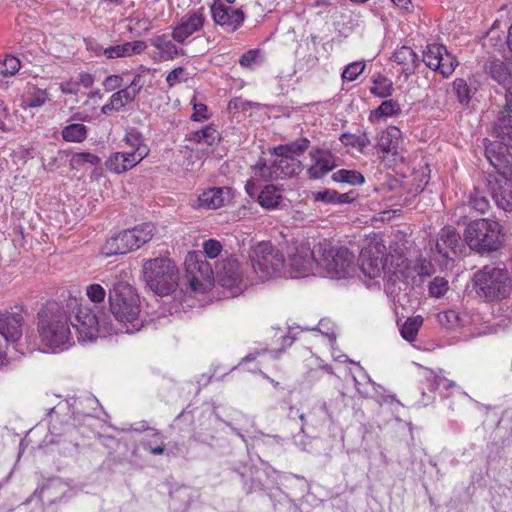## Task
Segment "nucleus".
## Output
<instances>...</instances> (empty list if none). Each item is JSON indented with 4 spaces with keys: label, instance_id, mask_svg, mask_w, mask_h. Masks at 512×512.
I'll return each mask as SVG.
<instances>
[{
    "label": "nucleus",
    "instance_id": "28",
    "mask_svg": "<svg viewBox=\"0 0 512 512\" xmlns=\"http://www.w3.org/2000/svg\"><path fill=\"white\" fill-rule=\"evenodd\" d=\"M309 144L310 141L307 138H299L291 143L275 147L274 154L283 155L285 153L288 156L298 159V157L304 154V152L309 148Z\"/></svg>",
    "mask_w": 512,
    "mask_h": 512
},
{
    "label": "nucleus",
    "instance_id": "25",
    "mask_svg": "<svg viewBox=\"0 0 512 512\" xmlns=\"http://www.w3.org/2000/svg\"><path fill=\"white\" fill-rule=\"evenodd\" d=\"M484 72L495 82L508 89L512 86V74L507 65L500 59L489 57L483 66Z\"/></svg>",
    "mask_w": 512,
    "mask_h": 512
},
{
    "label": "nucleus",
    "instance_id": "11",
    "mask_svg": "<svg viewBox=\"0 0 512 512\" xmlns=\"http://www.w3.org/2000/svg\"><path fill=\"white\" fill-rule=\"evenodd\" d=\"M274 162L267 166L265 163L258 162L255 170H259L260 176L265 178H286L299 174L303 170L302 162L288 156L287 154L275 155Z\"/></svg>",
    "mask_w": 512,
    "mask_h": 512
},
{
    "label": "nucleus",
    "instance_id": "50",
    "mask_svg": "<svg viewBox=\"0 0 512 512\" xmlns=\"http://www.w3.org/2000/svg\"><path fill=\"white\" fill-rule=\"evenodd\" d=\"M339 197V193L335 190L326 189L313 194L315 201H321L325 203H336V199Z\"/></svg>",
    "mask_w": 512,
    "mask_h": 512
},
{
    "label": "nucleus",
    "instance_id": "5",
    "mask_svg": "<svg viewBox=\"0 0 512 512\" xmlns=\"http://www.w3.org/2000/svg\"><path fill=\"white\" fill-rule=\"evenodd\" d=\"M143 273L147 285L157 295H169L178 287L179 271L168 257H157L145 261Z\"/></svg>",
    "mask_w": 512,
    "mask_h": 512
},
{
    "label": "nucleus",
    "instance_id": "35",
    "mask_svg": "<svg viewBox=\"0 0 512 512\" xmlns=\"http://www.w3.org/2000/svg\"><path fill=\"white\" fill-rule=\"evenodd\" d=\"M332 179L335 182L347 183L350 185H357V184L364 183V176L360 172L355 171V170H346V169L338 170L332 175Z\"/></svg>",
    "mask_w": 512,
    "mask_h": 512
},
{
    "label": "nucleus",
    "instance_id": "30",
    "mask_svg": "<svg viewBox=\"0 0 512 512\" xmlns=\"http://www.w3.org/2000/svg\"><path fill=\"white\" fill-rule=\"evenodd\" d=\"M282 200V195L274 185H267L258 195L259 204L267 209L275 208Z\"/></svg>",
    "mask_w": 512,
    "mask_h": 512
},
{
    "label": "nucleus",
    "instance_id": "15",
    "mask_svg": "<svg viewBox=\"0 0 512 512\" xmlns=\"http://www.w3.org/2000/svg\"><path fill=\"white\" fill-rule=\"evenodd\" d=\"M506 104L499 112L493 125L494 135L501 139L497 143L510 142L512 140V86H509L505 93Z\"/></svg>",
    "mask_w": 512,
    "mask_h": 512
},
{
    "label": "nucleus",
    "instance_id": "42",
    "mask_svg": "<svg viewBox=\"0 0 512 512\" xmlns=\"http://www.w3.org/2000/svg\"><path fill=\"white\" fill-rule=\"evenodd\" d=\"M449 289L448 280L443 277H435L429 285V293L433 297L443 296Z\"/></svg>",
    "mask_w": 512,
    "mask_h": 512
},
{
    "label": "nucleus",
    "instance_id": "8",
    "mask_svg": "<svg viewBox=\"0 0 512 512\" xmlns=\"http://www.w3.org/2000/svg\"><path fill=\"white\" fill-rule=\"evenodd\" d=\"M249 258L254 271L261 279H269L281 272L285 259L270 242H259L251 248Z\"/></svg>",
    "mask_w": 512,
    "mask_h": 512
},
{
    "label": "nucleus",
    "instance_id": "3",
    "mask_svg": "<svg viewBox=\"0 0 512 512\" xmlns=\"http://www.w3.org/2000/svg\"><path fill=\"white\" fill-rule=\"evenodd\" d=\"M110 311L125 326L126 333L139 331L143 321L139 318L140 299L133 287L124 282H117L109 289Z\"/></svg>",
    "mask_w": 512,
    "mask_h": 512
},
{
    "label": "nucleus",
    "instance_id": "31",
    "mask_svg": "<svg viewBox=\"0 0 512 512\" xmlns=\"http://www.w3.org/2000/svg\"><path fill=\"white\" fill-rule=\"evenodd\" d=\"M446 53V48L440 44H429L423 52L424 63L432 70H437L440 65L441 55Z\"/></svg>",
    "mask_w": 512,
    "mask_h": 512
},
{
    "label": "nucleus",
    "instance_id": "43",
    "mask_svg": "<svg viewBox=\"0 0 512 512\" xmlns=\"http://www.w3.org/2000/svg\"><path fill=\"white\" fill-rule=\"evenodd\" d=\"M124 141L132 148L131 152H137V150H141L142 148L146 152V156L149 153V149L146 145L142 143L141 134L137 131L128 132L125 136Z\"/></svg>",
    "mask_w": 512,
    "mask_h": 512
},
{
    "label": "nucleus",
    "instance_id": "4",
    "mask_svg": "<svg viewBox=\"0 0 512 512\" xmlns=\"http://www.w3.org/2000/svg\"><path fill=\"white\" fill-rule=\"evenodd\" d=\"M318 271L330 278L349 277L355 270L354 254L346 247H334L327 240L315 245Z\"/></svg>",
    "mask_w": 512,
    "mask_h": 512
},
{
    "label": "nucleus",
    "instance_id": "57",
    "mask_svg": "<svg viewBox=\"0 0 512 512\" xmlns=\"http://www.w3.org/2000/svg\"><path fill=\"white\" fill-rule=\"evenodd\" d=\"M60 90L64 94L76 95L79 91V83L72 79L62 82L59 86Z\"/></svg>",
    "mask_w": 512,
    "mask_h": 512
},
{
    "label": "nucleus",
    "instance_id": "21",
    "mask_svg": "<svg viewBox=\"0 0 512 512\" xmlns=\"http://www.w3.org/2000/svg\"><path fill=\"white\" fill-rule=\"evenodd\" d=\"M146 157V152L142 148L137 152H116L106 161L107 168L117 174L123 173L140 163Z\"/></svg>",
    "mask_w": 512,
    "mask_h": 512
},
{
    "label": "nucleus",
    "instance_id": "7",
    "mask_svg": "<svg viewBox=\"0 0 512 512\" xmlns=\"http://www.w3.org/2000/svg\"><path fill=\"white\" fill-rule=\"evenodd\" d=\"M155 233L152 223H143L132 229H126L109 238L101 248V254L107 257L127 254L149 242Z\"/></svg>",
    "mask_w": 512,
    "mask_h": 512
},
{
    "label": "nucleus",
    "instance_id": "54",
    "mask_svg": "<svg viewBox=\"0 0 512 512\" xmlns=\"http://www.w3.org/2000/svg\"><path fill=\"white\" fill-rule=\"evenodd\" d=\"M442 370H440V373L435 374L433 377L432 385L434 388H451L455 386V382L452 380L447 379L444 375H441Z\"/></svg>",
    "mask_w": 512,
    "mask_h": 512
},
{
    "label": "nucleus",
    "instance_id": "60",
    "mask_svg": "<svg viewBox=\"0 0 512 512\" xmlns=\"http://www.w3.org/2000/svg\"><path fill=\"white\" fill-rule=\"evenodd\" d=\"M371 92L379 97H387L391 94V85L378 86L374 82V86L371 88Z\"/></svg>",
    "mask_w": 512,
    "mask_h": 512
},
{
    "label": "nucleus",
    "instance_id": "37",
    "mask_svg": "<svg viewBox=\"0 0 512 512\" xmlns=\"http://www.w3.org/2000/svg\"><path fill=\"white\" fill-rule=\"evenodd\" d=\"M340 140L343 145L358 148L360 151H363L371 143L365 132L361 134H343Z\"/></svg>",
    "mask_w": 512,
    "mask_h": 512
},
{
    "label": "nucleus",
    "instance_id": "22",
    "mask_svg": "<svg viewBox=\"0 0 512 512\" xmlns=\"http://www.w3.org/2000/svg\"><path fill=\"white\" fill-rule=\"evenodd\" d=\"M204 22L205 18L201 10L185 15L174 28L172 33L173 39L177 42H183L194 32L199 31L203 27Z\"/></svg>",
    "mask_w": 512,
    "mask_h": 512
},
{
    "label": "nucleus",
    "instance_id": "34",
    "mask_svg": "<svg viewBox=\"0 0 512 512\" xmlns=\"http://www.w3.org/2000/svg\"><path fill=\"white\" fill-rule=\"evenodd\" d=\"M152 45L161 52L162 57L165 59H173L178 55V49L176 45L172 41L168 40L164 35L153 39Z\"/></svg>",
    "mask_w": 512,
    "mask_h": 512
},
{
    "label": "nucleus",
    "instance_id": "49",
    "mask_svg": "<svg viewBox=\"0 0 512 512\" xmlns=\"http://www.w3.org/2000/svg\"><path fill=\"white\" fill-rule=\"evenodd\" d=\"M125 56H132L142 53L146 48L147 44L144 41L138 40L133 42L124 43Z\"/></svg>",
    "mask_w": 512,
    "mask_h": 512
},
{
    "label": "nucleus",
    "instance_id": "51",
    "mask_svg": "<svg viewBox=\"0 0 512 512\" xmlns=\"http://www.w3.org/2000/svg\"><path fill=\"white\" fill-rule=\"evenodd\" d=\"M260 49H251L245 52L239 59V64L242 67L250 68L256 63L258 56L260 55Z\"/></svg>",
    "mask_w": 512,
    "mask_h": 512
},
{
    "label": "nucleus",
    "instance_id": "23",
    "mask_svg": "<svg viewBox=\"0 0 512 512\" xmlns=\"http://www.w3.org/2000/svg\"><path fill=\"white\" fill-rule=\"evenodd\" d=\"M461 245V236L452 226L443 227L439 234V240L436 242L435 251L444 259H450L447 249L456 254Z\"/></svg>",
    "mask_w": 512,
    "mask_h": 512
},
{
    "label": "nucleus",
    "instance_id": "64",
    "mask_svg": "<svg viewBox=\"0 0 512 512\" xmlns=\"http://www.w3.org/2000/svg\"><path fill=\"white\" fill-rule=\"evenodd\" d=\"M88 50L93 51L96 55L103 54V50L105 48L101 47L99 44L89 43L87 46Z\"/></svg>",
    "mask_w": 512,
    "mask_h": 512
},
{
    "label": "nucleus",
    "instance_id": "63",
    "mask_svg": "<svg viewBox=\"0 0 512 512\" xmlns=\"http://www.w3.org/2000/svg\"><path fill=\"white\" fill-rule=\"evenodd\" d=\"M353 200L351 197V193H339V197L336 199V203L343 204V203H349Z\"/></svg>",
    "mask_w": 512,
    "mask_h": 512
},
{
    "label": "nucleus",
    "instance_id": "39",
    "mask_svg": "<svg viewBox=\"0 0 512 512\" xmlns=\"http://www.w3.org/2000/svg\"><path fill=\"white\" fill-rule=\"evenodd\" d=\"M438 322L446 329H453L461 324L460 314L455 310H447L437 315Z\"/></svg>",
    "mask_w": 512,
    "mask_h": 512
},
{
    "label": "nucleus",
    "instance_id": "52",
    "mask_svg": "<svg viewBox=\"0 0 512 512\" xmlns=\"http://www.w3.org/2000/svg\"><path fill=\"white\" fill-rule=\"evenodd\" d=\"M48 95L46 91L37 89L27 101V107L35 108L41 107L47 101Z\"/></svg>",
    "mask_w": 512,
    "mask_h": 512
},
{
    "label": "nucleus",
    "instance_id": "38",
    "mask_svg": "<svg viewBox=\"0 0 512 512\" xmlns=\"http://www.w3.org/2000/svg\"><path fill=\"white\" fill-rule=\"evenodd\" d=\"M453 89L460 103H468L472 97L473 91L468 81L463 78H457L453 82Z\"/></svg>",
    "mask_w": 512,
    "mask_h": 512
},
{
    "label": "nucleus",
    "instance_id": "32",
    "mask_svg": "<svg viewBox=\"0 0 512 512\" xmlns=\"http://www.w3.org/2000/svg\"><path fill=\"white\" fill-rule=\"evenodd\" d=\"M62 137L67 142H83L87 138V128L83 124H70L62 129Z\"/></svg>",
    "mask_w": 512,
    "mask_h": 512
},
{
    "label": "nucleus",
    "instance_id": "59",
    "mask_svg": "<svg viewBox=\"0 0 512 512\" xmlns=\"http://www.w3.org/2000/svg\"><path fill=\"white\" fill-rule=\"evenodd\" d=\"M122 77L119 76V75H110L108 76L105 81H104V86L108 89V90H115V89H118L122 86Z\"/></svg>",
    "mask_w": 512,
    "mask_h": 512
},
{
    "label": "nucleus",
    "instance_id": "6",
    "mask_svg": "<svg viewBox=\"0 0 512 512\" xmlns=\"http://www.w3.org/2000/svg\"><path fill=\"white\" fill-rule=\"evenodd\" d=\"M464 239L472 250L479 253L496 251L503 242L502 226L487 218L471 221L464 231Z\"/></svg>",
    "mask_w": 512,
    "mask_h": 512
},
{
    "label": "nucleus",
    "instance_id": "58",
    "mask_svg": "<svg viewBox=\"0 0 512 512\" xmlns=\"http://www.w3.org/2000/svg\"><path fill=\"white\" fill-rule=\"evenodd\" d=\"M194 113L192 115V119L194 121H200L201 119H208L209 116L207 114L208 109L205 104L202 103H194Z\"/></svg>",
    "mask_w": 512,
    "mask_h": 512
},
{
    "label": "nucleus",
    "instance_id": "10",
    "mask_svg": "<svg viewBox=\"0 0 512 512\" xmlns=\"http://www.w3.org/2000/svg\"><path fill=\"white\" fill-rule=\"evenodd\" d=\"M387 260L386 246L382 241L370 240L360 253V268L373 279L380 276Z\"/></svg>",
    "mask_w": 512,
    "mask_h": 512
},
{
    "label": "nucleus",
    "instance_id": "19",
    "mask_svg": "<svg viewBox=\"0 0 512 512\" xmlns=\"http://www.w3.org/2000/svg\"><path fill=\"white\" fill-rule=\"evenodd\" d=\"M83 341H93L98 337L99 321L96 314L89 309H80L76 321L71 324Z\"/></svg>",
    "mask_w": 512,
    "mask_h": 512
},
{
    "label": "nucleus",
    "instance_id": "14",
    "mask_svg": "<svg viewBox=\"0 0 512 512\" xmlns=\"http://www.w3.org/2000/svg\"><path fill=\"white\" fill-rule=\"evenodd\" d=\"M142 87V76L137 74L128 86L111 95L109 103L101 108L102 113L119 112L125 105L135 100Z\"/></svg>",
    "mask_w": 512,
    "mask_h": 512
},
{
    "label": "nucleus",
    "instance_id": "13",
    "mask_svg": "<svg viewBox=\"0 0 512 512\" xmlns=\"http://www.w3.org/2000/svg\"><path fill=\"white\" fill-rule=\"evenodd\" d=\"M188 281L194 291L201 290L205 283H210L213 270L210 264L199 259L196 252H189L185 258Z\"/></svg>",
    "mask_w": 512,
    "mask_h": 512
},
{
    "label": "nucleus",
    "instance_id": "29",
    "mask_svg": "<svg viewBox=\"0 0 512 512\" xmlns=\"http://www.w3.org/2000/svg\"><path fill=\"white\" fill-rule=\"evenodd\" d=\"M393 58L395 62L403 66L404 71L412 72L416 68L417 55L408 46H402L394 52Z\"/></svg>",
    "mask_w": 512,
    "mask_h": 512
},
{
    "label": "nucleus",
    "instance_id": "46",
    "mask_svg": "<svg viewBox=\"0 0 512 512\" xmlns=\"http://www.w3.org/2000/svg\"><path fill=\"white\" fill-rule=\"evenodd\" d=\"M86 295L90 301L101 303L106 297V291L100 284H90L86 288Z\"/></svg>",
    "mask_w": 512,
    "mask_h": 512
},
{
    "label": "nucleus",
    "instance_id": "12",
    "mask_svg": "<svg viewBox=\"0 0 512 512\" xmlns=\"http://www.w3.org/2000/svg\"><path fill=\"white\" fill-rule=\"evenodd\" d=\"M318 255L315 253V245L310 247L308 242H295L289 253L290 265L294 271L300 275H307L314 270H318Z\"/></svg>",
    "mask_w": 512,
    "mask_h": 512
},
{
    "label": "nucleus",
    "instance_id": "36",
    "mask_svg": "<svg viewBox=\"0 0 512 512\" xmlns=\"http://www.w3.org/2000/svg\"><path fill=\"white\" fill-rule=\"evenodd\" d=\"M101 162V159L90 152H78L72 154L70 159V167L71 169H79L85 164H90L91 166H97Z\"/></svg>",
    "mask_w": 512,
    "mask_h": 512
},
{
    "label": "nucleus",
    "instance_id": "45",
    "mask_svg": "<svg viewBox=\"0 0 512 512\" xmlns=\"http://www.w3.org/2000/svg\"><path fill=\"white\" fill-rule=\"evenodd\" d=\"M21 64L20 60L14 56H7L2 65H1V73L5 76H12L18 72L20 69Z\"/></svg>",
    "mask_w": 512,
    "mask_h": 512
},
{
    "label": "nucleus",
    "instance_id": "26",
    "mask_svg": "<svg viewBox=\"0 0 512 512\" xmlns=\"http://www.w3.org/2000/svg\"><path fill=\"white\" fill-rule=\"evenodd\" d=\"M401 131L397 127H389L385 131H382L377 147L383 153L397 154L400 144Z\"/></svg>",
    "mask_w": 512,
    "mask_h": 512
},
{
    "label": "nucleus",
    "instance_id": "18",
    "mask_svg": "<svg viewBox=\"0 0 512 512\" xmlns=\"http://www.w3.org/2000/svg\"><path fill=\"white\" fill-rule=\"evenodd\" d=\"M310 156L314 160V164L307 169L310 179H321L337 166L335 156L327 149L313 148Z\"/></svg>",
    "mask_w": 512,
    "mask_h": 512
},
{
    "label": "nucleus",
    "instance_id": "53",
    "mask_svg": "<svg viewBox=\"0 0 512 512\" xmlns=\"http://www.w3.org/2000/svg\"><path fill=\"white\" fill-rule=\"evenodd\" d=\"M242 7H245V11L254 16H261L265 11L261 3L256 0H247Z\"/></svg>",
    "mask_w": 512,
    "mask_h": 512
},
{
    "label": "nucleus",
    "instance_id": "48",
    "mask_svg": "<svg viewBox=\"0 0 512 512\" xmlns=\"http://www.w3.org/2000/svg\"><path fill=\"white\" fill-rule=\"evenodd\" d=\"M400 111V106L393 100H387L381 103L376 113L382 116H393Z\"/></svg>",
    "mask_w": 512,
    "mask_h": 512
},
{
    "label": "nucleus",
    "instance_id": "41",
    "mask_svg": "<svg viewBox=\"0 0 512 512\" xmlns=\"http://www.w3.org/2000/svg\"><path fill=\"white\" fill-rule=\"evenodd\" d=\"M441 62L439 65V68H437L436 71H439L444 77H448L451 75L458 64L455 57L450 54L447 50L446 53L441 55V59H439Z\"/></svg>",
    "mask_w": 512,
    "mask_h": 512
},
{
    "label": "nucleus",
    "instance_id": "33",
    "mask_svg": "<svg viewBox=\"0 0 512 512\" xmlns=\"http://www.w3.org/2000/svg\"><path fill=\"white\" fill-rule=\"evenodd\" d=\"M423 324V318L421 316H415L408 318L401 326V336L409 342L416 340L419 329Z\"/></svg>",
    "mask_w": 512,
    "mask_h": 512
},
{
    "label": "nucleus",
    "instance_id": "24",
    "mask_svg": "<svg viewBox=\"0 0 512 512\" xmlns=\"http://www.w3.org/2000/svg\"><path fill=\"white\" fill-rule=\"evenodd\" d=\"M229 196V188L211 187L199 195L195 207L215 210L223 207L229 201Z\"/></svg>",
    "mask_w": 512,
    "mask_h": 512
},
{
    "label": "nucleus",
    "instance_id": "27",
    "mask_svg": "<svg viewBox=\"0 0 512 512\" xmlns=\"http://www.w3.org/2000/svg\"><path fill=\"white\" fill-rule=\"evenodd\" d=\"M221 139L220 133L213 127L207 126L201 130L189 133L187 140L195 144H206L213 147L219 143Z\"/></svg>",
    "mask_w": 512,
    "mask_h": 512
},
{
    "label": "nucleus",
    "instance_id": "61",
    "mask_svg": "<svg viewBox=\"0 0 512 512\" xmlns=\"http://www.w3.org/2000/svg\"><path fill=\"white\" fill-rule=\"evenodd\" d=\"M77 82L79 86L82 85L85 88H90L94 83V77L90 73L83 72L79 75Z\"/></svg>",
    "mask_w": 512,
    "mask_h": 512
},
{
    "label": "nucleus",
    "instance_id": "40",
    "mask_svg": "<svg viewBox=\"0 0 512 512\" xmlns=\"http://www.w3.org/2000/svg\"><path fill=\"white\" fill-rule=\"evenodd\" d=\"M469 205L480 213H485L490 206L486 196L478 189H474V191L470 194Z\"/></svg>",
    "mask_w": 512,
    "mask_h": 512
},
{
    "label": "nucleus",
    "instance_id": "1",
    "mask_svg": "<svg viewBox=\"0 0 512 512\" xmlns=\"http://www.w3.org/2000/svg\"><path fill=\"white\" fill-rule=\"evenodd\" d=\"M485 155L496 169L499 177L489 178L488 185L497 206L504 211H512V154L503 143L490 142L485 147Z\"/></svg>",
    "mask_w": 512,
    "mask_h": 512
},
{
    "label": "nucleus",
    "instance_id": "2",
    "mask_svg": "<svg viewBox=\"0 0 512 512\" xmlns=\"http://www.w3.org/2000/svg\"><path fill=\"white\" fill-rule=\"evenodd\" d=\"M71 320L65 309L52 303L38 312L39 337L51 350L63 349L71 338Z\"/></svg>",
    "mask_w": 512,
    "mask_h": 512
},
{
    "label": "nucleus",
    "instance_id": "56",
    "mask_svg": "<svg viewBox=\"0 0 512 512\" xmlns=\"http://www.w3.org/2000/svg\"><path fill=\"white\" fill-rule=\"evenodd\" d=\"M184 68L177 67L173 69L166 77V81L170 87L174 86L176 83L180 82L184 75Z\"/></svg>",
    "mask_w": 512,
    "mask_h": 512
},
{
    "label": "nucleus",
    "instance_id": "55",
    "mask_svg": "<svg viewBox=\"0 0 512 512\" xmlns=\"http://www.w3.org/2000/svg\"><path fill=\"white\" fill-rule=\"evenodd\" d=\"M103 54L108 59H114V58H119V57H126L123 44L122 45H116V46H110L108 48H105L103 50Z\"/></svg>",
    "mask_w": 512,
    "mask_h": 512
},
{
    "label": "nucleus",
    "instance_id": "62",
    "mask_svg": "<svg viewBox=\"0 0 512 512\" xmlns=\"http://www.w3.org/2000/svg\"><path fill=\"white\" fill-rule=\"evenodd\" d=\"M6 341L3 338V336L0 334V365L4 364V361L6 359Z\"/></svg>",
    "mask_w": 512,
    "mask_h": 512
},
{
    "label": "nucleus",
    "instance_id": "47",
    "mask_svg": "<svg viewBox=\"0 0 512 512\" xmlns=\"http://www.w3.org/2000/svg\"><path fill=\"white\" fill-rule=\"evenodd\" d=\"M203 250L208 258H216L222 251V244L214 239H209L203 243Z\"/></svg>",
    "mask_w": 512,
    "mask_h": 512
},
{
    "label": "nucleus",
    "instance_id": "9",
    "mask_svg": "<svg viewBox=\"0 0 512 512\" xmlns=\"http://www.w3.org/2000/svg\"><path fill=\"white\" fill-rule=\"evenodd\" d=\"M474 283L490 301L503 299L510 294V279L505 269L485 266L474 275Z\"/></svg>",
    "mask_w": 512,
    "mask_h": 512
},
{
    "label": "nucleus",
    "instance_id": "17",
    "mask_svg": "<svg viewBox=\"0 0 512 512\" xmlns=\"http://www.w3.org/2000/svg\"><path fill=\"white\" fill-rule=\"evenodd\" d=\"M216 276L222 287L240 290L242 272L236 258L230 257L222 260L216 266Z\"/></svg>",
    "mask_w": 512,
    "mask_h": 512
},
{
    "label": "nucleus",
    "instance_id": "16",
    "mask_svg": "<svg viewBox=\"0 0 512 512\" xmlns=\"http://www.w3.org/2000/svg\"><path fill=\"white\" fill-rule=\"evenodd\" d=\"M245 7L235 9L222 3H214L211 6L212 17L216 24L228 27L231 31H236L245 19Z\"/></svg>",
    "mask_w": 512,
    "mask_h": 512
},
{
    "label": "nucleus",
    "instance_id": "44",
    "mask_svg": "<svg viewBox=\"0 0 512 512\" xmlns=\"http://www.w3.org/2000/svg\"><path fill=\"white\" fill-rule=\"evenodd\" d=\"M364 68V62H353L345 67L342 78L347 81H354L363 72Z\"/></svg>",
    "mask_w": 512,
    "mask_h": 512
},
{
    "label": "nucleus",
    "instance_id": "20",
    "mask_svg": "<svg viewBox=\"0 0 512 512\" xmlns=\"http://www.w3.org/2000/svg\"><path fill=\"white\" fill-rule=\"evenodd\" d=\"M24 317L20 313H0V334L6 341V345L17 342L23 334Z\"/></svg>",
    "mask_w": 512,
    "mask_h": 512
}]
</instances>
